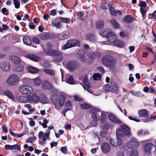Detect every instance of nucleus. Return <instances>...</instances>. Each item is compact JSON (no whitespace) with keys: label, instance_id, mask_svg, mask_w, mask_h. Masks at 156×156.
<instances>
[{"label":"nucleus","instance_id":"nucleus-52","mask_svg":"<svg viewBox=\"0 0 156 156\" xmlns=\"http://www.w3.org/2000/svg\"><path fill=\"white\" fill-rule=\"evenodd\" d=\"M60 19L61 21L66 23H69L70 22V19L69 18L61 17Z\"/></svg>","mask_w":156,"mask_h":156},{"label":"nucleus","instance_id":"nucleus-3","mask_svg":"<svg viewBox=\"0 0 156 156\" xmlns=\"http://www.w3.org/2000/svg\"><path fill=\"white\" fill-rule=\"evenodd\" d=\"M121 129H117L116 130L117 136L123 137L126 136L128 137L131 136L130 128L126 125H122Z\"/></svg>","mask_w":156,"mask_h":156},{"label":"nucleus","instance_id":"nucleus-17","mask_svg":"<svg viewBox=\"0 0 156 156\" xmlns=\"http://www.w3.org/2000/svg\"><path fill=\"white\" fill-rule=\"evenodd\" d=\"M42 88L46 90L51 89L53 86L47 80L44 81L42 83Z\"/></svg>","mask_w":156,"mask_h":156},{"label":"nucleus","instance_id":"nucleus-18","mask_svg":"<svg viewBox=\"0 0 156 156\" xmlns=\"http://www.w3.org/2000/svg\"><path fill=\"white\" fill-rule=\"evenodd\" d=\"M127 145L128 147L130 149H134L138 147L139 144L136 141H130L127 143Z\"/></svg>","mask_w":156,"mask_h":156},{"label":"nucleus","instance_id":"nucleus-1","mask_svg":"<svg viewBox=\"0 0 156 156\" xmlns=\"http://www.w3.org/2000/svg\"><path fill=\"white\" fill-rule=\"evenodd\" d=\"M50 99L56 108L63 107L66 100L65 97L63 95L59 94L58 95L56 93L52 94Z\"/></svg>","mask_w":156,"mask_h":156},{"label":"nucleus","instance_id":"nucleus-6","mask_svg":"<svg viewBox=\"0 0 156 156\" xmlns=\"http://www.w3.org/2000/svg\"><path fill=\"white\" fill-rule=\"evenodd\" d=\"M104 90L106 91H110L112 92H116L118 89L116 84L114 82H111L104 86Z\"/></svg>","mask_w":156,"mask_h":156},{"label":"nucleus","instance_id":"nucleus-4","mask_svg":"<svg viewBox=\"0 0 156 156\" xmlns=\"http://www.w3.org/2000/svg\"><path fill=\"white\" fill-rule=\"evenodd\" d=\"M44 52L48 55L51 56L53 57L54 60L59 62L63 59V56L61 53L58 50H44Z\"/></svg>","mask_w":156,"mask_h":156},{"label":"nucleus","instance_id":"nucleus-55","mask_svg":"<svg viewBox=\"0 0 156 156\" xmlns=\"http://www.w3.org/2000/svg\"><path fill=\"white\" fill-rule=\"evenodd\" d=\"M112 32L107 31V32H106V34H104L103 35V36L105 37L109 38L110 37H111L112 36Z\"/></svg>","mask_w":156,"mask_h":156},{"label":"nucleus","instance_id":"nucleus-12","mask_svg":"<svg viewBox=\"0 0 156 156\" xmlns=\"http://www.w3.org/2000/svg\"><path fill=\"white\" fill-rule=\"evenodd\" d=\"M109 119L112 122L116 124H121L122 122L121 120L117 118L112 113H110L108 115Z\"/></svg>","mask_w":156,"mask_h":156},{"label":"nucleus","instance_id":"nucleus-59","mask_svg":"<svg viewBox=\"0 0 156 156\" xmlns=\"http://www.w3.org/2000/svg\"><path fill=\"white\" fill-rule=\"evenodd\" d=\"M12 150L14 149L17 151H21L20 149V146L19 145L16 144L12 145Z\"/></svg>","mask_w":156,"mask_h":156},{"label":"nucleus","instance_id":"nucleus-40","mask_svg":"<svg viewBox=\"0 0 156 156\" xmlns=\"http://www.w3.org/2000/svg\"><path fill=\"white\" fill-rule=\"evenodd\" d=\"M101 77V75L99 73L94 74L93 75V78L94 80H100Z\"/></svg>","mask_w":156,"mask_h":156},{"label":"nucleus","instance_id":"nucleus-39","mask_svg":"<svg viewBox=\"0 0 156 156\" xmlns=\"http://www.w3.org/2000/svg\"><path fill=\"white\" fill-rule=\"evenodd\" d=\"M44 71L47 74L51 76H54L55 75V72L52 69H44Z\"/></svg>","mask_w":156,"mask_h":156},{"label":"nucleus","instance_id":"nucleus-37","mask_svg":"<svg viewBox=\"0 0 156 156\" xmlns=\"http://www.w3.org/2000/svg\"><path fill=\"white\" fill-rule=\"evenodd\" d=\"M100 120L101 122H105L107 120V116L105 114L102 112L101 114V117H100Z\"/></svg>","mask_w":156,"mask_h":156},{"label":"nucleus","instance_id":"nucleus-15","mask_svg":"<svg viewBox=\"0 0 156 156\" xmlns=\"http://www.w3.org/2000/svg\"><path fill=\"white\" fill-rule=\"evenodd\" d=\"M111 147L109 144L107 143L102 144L101 146V149L102 151L106 153L108 152L111 149Z\"/></svg>","mask_w":156,"mask_h":156},{"label":"nucleus","instance_id":"nucleus-26","mask_svg":"<svg viewBox=\"0 0 156 156\" xmlns=\"http://www.w3.org/2000/svg\"><path fill=\"white\" fill-rule=\"evenodd\" d=\"M101 56L100 53L97 51L96 52H93L91 54L88 56L90 58L94 60L96 58H99Z\"/></svg>","mask_w":156,"mask_h":156},{"label":"nucleus","instance_id":"nucleus-2","mask_svg":"<svg viewBox=\"0 0 156 156\" xmlns=\"http://www.w3.org/2000/svg\"><path fill=\"white\" fill-rule=\"evenodd\" d=\"M101 61L104 65L108 66L111 69H113L115 66L116 60L110 55L104 56L102 58Z\"/></svg>","mask_w":156,"mask_h":156},{"label":"nucleus","instance_id":"nucleus-21","mask_svg":"<svg viewBox=\"0 0 156 156\" xmlns=\"http://www.w3.org/2000/svg\"><path fill=\"white\" fill-rule=\"evenodd\" d=\"M9 59L14 63L16 64H20V59L15 55H10Z\"/></svg>","mask_w":156,"mask_h":156},{"label":"nucleus","instance_id":"nucleus-33","mask_svg":"<svg viewBox=\"0 0 156 156\" xmlns=\"http://www.w3.org/2000/svg\"><path fill=\"white\" fill-rule=\"evenodd\" d=\"M23 41L27 45H30L32 44V41L31 38L28 37H25L23 38Z\"/></svg>","mask_w":156,"mask_h":156},{"label":"nucleus","instance_id":"nucleus-20","mask_svg":"<svg viewBox=\"0 0 156 156\" xmlns=\"http://www.w3.org/2000/svg\"><path fill=\"white\" fill-rule=\"evenodd\" d=\"M27 57L35 62H37L39 60V58L34 54H28L26 55Z\"/></svg>","mask_w":156,"mask_h":156},{"label":"nucleus","instance_id":"nucleus-47","mask_svg":"<svg viewBox=\"0 0 156 156\" xmlns=\"http://www.w3.org/2000/svg\"><path fill=\"white\" fill-rule=\"evenodd\" d=\"M71 105H72L70 101H68L66 102L65 105L66 107L65 108H66V111H68L70 110Z\"/></svg>","mask_w":156,"mask_h":156},{"label":"nucleus","instance_id":"nucleus-49","mask_svg":"<svg viewBox=\"0 0 156 156\" xmlns=\"http://www.w3.org/2000/svg\"><path fill=\"white\" fill-rule=\"evenodd\" d=\"M129 35V33L127 32H121L119 34V35L121 37L123 38L126 37H127Z\"/></svg>","mask_w":156,"mask_h":156},{"label":"nucleus","instance_id":"nucleus-57","mask_svg":"<svg viewBox=\"0 0 156 156\" xmlns=\"http://www.w3.org/2000/svg\"><path fill=\"white\" fill-rule=\"evenodd\" d=\"M110 143L113 146L116 147L117 146V144H116V140L115 139H111L110 140Z\"/></svg>","mask_w":156,"mask_h":156},{"label":"nucleus","instance_id":"nucleus-64","mask_svg":"<svg viewBox=\"0 0 156 156\" xmlns=\"http://www.w3.org/2000/svg\"><path fill=\"white\" fill-rule=\"evenodd\" d=\"M117 137V136L116 137V144H117V146H118L121 144L122 142V140L121 138H118Z\"/></svg>","mask_w":156,"mask_h":156},{"label":"nucleus","instance_id":"nucleus-30","mask_svg":"<svg viewBox=\"0 0 156 156\" xmlns=\"http://www.w3.org/2000/svg\"><path fill=\"white\" fill-rule=\"evenodd\" d=\"M3 94L8 98L12 100H14L15 98L13 94L9 90H6L4 91Z\"/></svg>","mask_w":156,"mask_h":156},{"label":"nucleus","instance_id":"nucleus-22","mask_svg":"<svg viewBox=\"0 0 156 156\" xmlns=\"http://www.w3.org/2000/svg\"><path fill=\"white\" fill-rule=\"evenodd\" d=\"M13 70L16 72H21L23 70V66L22 64L15 65L13 66Z\"/></svg>","mask_w":156,"mask_h":156},{"label":"nucleus","instance_id":"nucleus-27","mask_svg":"<svg viewBox=\"0 0 156 156\" xmlns=\"http://www.w3.org/2000/svg\"><path fill=\"white\" fill-rule=\"evenodd\" d=\"M87 40L91 41H95L96 40V37L94 34L91 33L88 34L86 35Z\"/></svg>","mask_w":156,"mask_h":156},{"label":"nucleus","instance_id":"nucleus-45","mask_svg":"<svg viewBox=\"0 0 156 156\" xmlns=\"http://www.w3.org/2000/svg\"><path fill=\"white\" fill-rule=\"evenodd\" d=\"M84 85L83 86V88L85 89H86L87 91L89 92L90 93H92L90 92L89 90V88L90 87V85L89 82H88L86 83H84Z\"/></svg>","mask_w":156,"mask_h":156},{"label":"nucleus","instance_id":"nucleus-43","mask_svg":"<svg viewBox=\"0 0 156 156\" xmlns=\"http://www.w3.org/2000/svg\"><path fill=\"white\" fill-rule=\"evenodd\" d=\"M128 118L130 120L135 121L136 122H139L140 121V119H138V117L137 116H135L134 115H132L130 116H129Z\"/></svg>","mask_w":156,"mask_h":156},{"label":"nucleus","instance_id":"nucleus-25","mask_svg":"<svg viewBox=\"0 0 156 156\" xmlns=\"http://www.w3.org/2000/svg\"><path fill=\"white\" fill-rule=\"evenodd\" d=\"M101 128L102 129V132L105 134L110 128V125L108 123H106L101 126Z\"/></svg>","mask_w":156,"mask_h":156},{"label":"nucleus","instance_id":"nucleus-58","mask_svg":"<svg viewBox=\"0 0 156 156\" xmlns=\"http://www.w3.org/2000/svg\"><path fill=\"white\" fill-rule=\"evenodd\" d=\"M47 47L48 49V50H51L53 47V45L50 42H48L46 44Z\"/></svg>","mask_w":156,"mask_h":156},{"label":"nucleus","instance_id":"nucleus-19","mask_svg":"<svg viewBox=\"0 0 156 156\" xmlns=\"http://www.w3.org/2000/svg\"><path fill=\"white\" fill-rule=\"evenodd\" d=\"M113 43L115 46L120 48L123 47L125 45L123 42L116 39L114 40Z\"/></svg>","mask_w":156,"mask_h":156},{"label":"nucleus","instance_id":"nucleus-10","mask_svg":"<svg viewBox=\"0 0 156 156\" xmlns=\"http://www.w3.org/2000/svg\"><path fill=\"white\" fill-rule=\"evenodd\" d=\"M77 65L75 61L71 60L67 64L66 67L70 72L74 71L77 68Z\"/></svg>","mask_w":156,"mask_h":156},{"label":"nucleus","instance_id":"nucleus-63","mask_svg":"<svg viewBox=\"0 0 156 156\" xmlns=\"http://www.w3.org/2000/svg\"><path fill=\"white\" fill-rule=\"evenodd\" d=\"M97 69L99 70L102 73V74H104L105 72V71L104 69V68L101 66H98L97 68Z\"/></svg>","mask_w":156,"mask_h":156},{"label":"nucleus","instance_id":"nucleus-28","mask_svg":"<svg viewBox=\"0 0 156 156\" xmlns=\"http://www.w3.org/2000/svg\"><path fill=\"white\" fill-rule=\"evenodd\" d=\"M40 37L42 40H46L48 39L50 37L49 33L44 32L39 35Z\"/></svg>","mask_w":156,"mask_h":156},{"label":"nucleus","instance_id":"nucleus-48","mask_svg":"<svg viewBox=\"0 0 156 156\" xmlns=\"http://www.w3.org/2000/svg\"><path fill=\"white\" fill-rule=\"evenodd\" d=\"M36 138L35 136H34L33 137H29L27 139L26 142L27 143H32L36 140Z\"/></svg>","mask_w":156,"mask_h":156},{"label":"nucleus","instance_id":"nucleus-24","mask_svg":"<svg viewBox=\"0 0 156 156\" xmlns=\"http://www.w3.org/2000/svg\"><path fill=\"white\" fill-rule=\"evenodd\" d=\"M27 69L29 72L33 74L37 73L39 71L38 68L31 66H28Z\"/></svg>","mask_w":156,"mask_h":156},{"label":"nucleus","instance_id":"nucleus-34","mask_svg":"<svg viewBox=\"0 0 156 156\" xmlns=\"http://www.w3.org/2000/svg\"><path fill=\"white\" fill-rule=\"evenodd\" d=\"M104 23L102 20H99L97 22L96 24V27L98 29H101L103 27Z\"/></svg>","mask_w":156,"mask_h":156},{"label":"nucleus","instance_id":"nucleus-46","mask_svg":"<svg viewBox=\"0 0 156 156\" xmlns=\"http://www.w3.org/2000/svg\"><path fill=\"white\" fill-rule=\"evenodd\" d=\"M33 82L36 85H39L41 83V79L39 77H37L33 79Z\"/></svg>","mask_w":156,"mask_h":156},{"label":"nucleus","instance_id":"nucleus-32","mask_svg":"<svg viewBox=\"0 0 156 156\" xmlns=\"http://www.w3.org/2000/svg\"><path fill=\"white\" fill-rule=\"evenodd\" d=\"M124 21L127 23H131L133 21L132 17L131 15H128L126 16L124 18Z\"/></svg>","mask_w":156,"mask_h":156},{"label":"nucleus","instance_id":"nucleus-56","mask_svg":"<svg viewBox=\"0 0 156 156\" xmlns=\"http://www.w3.org/2000/svg\"><path fill=\"white\" fill-rule=\"evenodd\" d=\"M60 151L64 154H66L68 152V149L66 146L64 147H62Z\"/></svg>","mask_w":156,"mask_h":156},{"label":"nucleus","instance_id":"nucleus-11","mask_svg":"<svg viewBox=\"0 0 156 156\" xmlns=\"http://www.w3.org/2000/svg\"><path fill=\"white\" fill-rule=\"evenodd\" d=\"M138 114L139 117L145 118V119H147L149 115V113L146 109L139 110L138 111Z\"/></svg>","mask_w":156,"mask_h":156},{"label":"nucleus","instance_id":"nucleus-14","mask_svg":"<svg viewBox=\"0 0 156 156\" xmlns=\"http://www.w3.org/2000/svg\"><path fill=\"white\" fill-rule=\"evenodd\" d=\"M27 98L29 102H38L39 99L38 96L36 93L32 94V95H28Z\"/></svg>","mask_w":156,"mask_h":156},{"label":"nucleus","instance_id":"nucleus-23","mask_svg":"<svg viewBox=\"0 0 156 156\" xmlns=\"http://www.w3.org/2000/svg\"><path fill=\"white\" fill-rule=\"evenodd\" d=\"M94 110L95 112H92V116L94 119L98 121L100 118V116L98 113V112H100V110L98 109L95 108Z\"/></svg>","mask_w":156,"mask_h":156},{"label":"nucleus","instance_id":"nucleus-31","mask_svg":"<svg viewBox=\"0 0 156 156\" xmlns=\"http://www.w3.org/2000/svg\"><path fill=\"white\" fill-rule=\"evenodd\" d=\"M111 25L115 28H119L120 25L115 19H112L110 21Z\"/></svg>","mask_w":156,"mask_h":156},{"label":"nucleus","instance_id":"nucleus-7","mask_svg":"<svg viewBox=\"0 0 156 156\" xmlns=\"http://www.w3.org/2000/svg\"><path fill=\"white\" fill-rule=\"evenodd\" d=\"M19 80L18 78L16 75H11L6 81V83L9 85L15 86L17 84Z\"/></svg>","mask_w":156,"mask_h":156},{"label":"nucleus","instance_id":"nucleus-41","mask_svg":"<svg viewBox=\"0 0 156 156\" xmlns=\"http://www.w3.org/2000/svg\"><path fill=\"white\" fill-rule=\"evenodd\" d=\"M140 12L142 14V16L143 19H145L146 17V11L143 8H140Z\"/></svg>","mask_w":156,"mask_h":156},{"label":"nucleus","instance_id":"nucleus-54","mask_svg":"<svg viewBox=\"0 0 156 156\" xmlns=\"http://www.w3.org/2000/svg\"><path fill=\"white\" fill-rule=\"evenodd\" d=\"M138 151L136 150H133L130 153V156H137Z\"/></svg>","mask_w":156,"mask_h":156},{"label":"nucleus","instance_id":"nucleus-35","mask_svg":"<svg viewBox=\"0 0 156 156\" xmlns=\"http://www.w3.org/2000/svg\"><path fill=\"white\" fill-rule=\"evenodd\" d=\"M108 7L109 8V11L110 14L113 16L117 15V12L116 11H115L113 8L112 7V5L109 4L108 5Z\"/></svg>","mask_w":156,"mask_h":156},{"label":"nucleus","instance_id":"nucleus-5","mask_svg":"<svg viewBox=\"0 0 156 156\" xmlns=\"http://www.w3.org/2000/svg\"><path fill=\"white\" fill-rule=\"evenodd\" d=\"M80 45V42L74 39H70L67 41L66 43L63 46L62 49L66 50L74 46H79Z\"/></svg>","mask_w":156,"mask_h":156},{"label":"nucleus","instance_id":"nucleus-29","mask_svg":"<svg viewBox=\"0 0 156 156\" xmlns=\"http://www.w3.org/2000/svg\"><path fill=\"white\" fill-rule=\"evenodd\" d=\"M40 100L43 103H47L48 101V98L44 94H41L40 95Z\"/></svg>","mask_w":156,"mask_h":156},{"label":"nucleus","instance_id":"nucleus-60","mask_svg":"<svg viewBox=\"0 0 156 156\" xmlns=\"http://www.w3.org/2000/svg\"><path fill=\"white\" fill-rule=\"evenodd\" d=\"M147 5V4L145 1H141L140 3L138 4V6L141 8H145Z\"/></svg>","mask_w":156,"mask_h":156},{"label":"nucleus","instance_id":"nucleus-50","mask_svg":"<svg viewBox=\"0 0 156 156\" xmlns=\"http://www.w3.org/2000/svg\"><path fill=\"white\" fill-rule=\"evenodd\" d=\"M14 4L16 9H19L20 6V2L18 0H13Z\"/></svg>","mask_w":156,"mask_h":156},{"label":"nucleus","instance_id":"nucleus-61","mask_svg":"<svg viewBox=\"0 0 156 156\" xmlns=\"http://www.w3.org/2000/svg\"><path fill=\"white\" fill-rule=\"evenodd\" d=\"M33 43L36 44H39L40 42V40L36 37H34L32 39Z\"/></svg>","mask_w":156,"mask_h":156},{"label":"nucleus","instance_id":"nucleus-16","mask_svg":"<svg viewBox=\"0 0 156 156\" xmlns=\"http://www.w3.org/2000/svg\"><path fill=\"white\" fill-rule=\"evenodd\" d=\"M69 33L68 30L63 32L62 34H59L57 36V39L64 40L67 39L69 36Z\"/></svg>","mask_w":156,"mask_h":156},{"label":"nucleus","instance_id":"nucleus-13","mask_svg":"<svg viewBox=\"0 0 156 156\" xmlns=\"http://www.w3.org/2000/svg\"><path fill=\"white\" fill-rule=\"evenodd\" d=\"M0 68L2 70L8 71L10 69V66L8 62H3L0 64Z\"/></svg>","mask_w":156,"mask_h":156},{"label":"nucleus","instance_id":"nucleus-53","mask_svg":"<svg viewBox=\"0 0 156 156\" xmlns=\"http://www.w3.org/2000/svg\"><path fill=\"white\" fill-rule=\"evenodd\" d=\"M2 12L4 15L8 16L9 14V11L5 8H2Z\"/></svg>","mask_w":156,"mask_h":156},{"label":"nucleus","instance_id":"nucleus-44","mask_svg":"<svg viewBox=\"0 0 156 156\" xmlns=\"http://www.w3.org/2000/svg\"><path fill=\"white\" fill-rule=\"evenodd\" d=\"M80 107L83 109H87L90 108L91 106L87 103H84L80 105Z\"/></svg>","mask_w":156,"mask_h":156},{"label":"nucleus","instance_id":"nucleus-38","mask_svg":"<svg viewBox=\"0 0 156 156\" xmlns=\"http://www.w3.org/2000/svg\"><path fill=\"white\" fill-rule=\"evenodd\" d=\"M66 82L70 84L73 85L75 84V81L73 78V75L69 76L66 81Z\"/></svg>","mask_w":156,"mask_h":156},{"label":"nucleus","instance_id":"nucleus-8","mask_svg":"<svg viewBox=\"0 0 156 156\" xmlns=\"http://www.w3.org/2000/svg\"><path fill=\"white\" fill-rule=\"evenodd\" d=\"M20 90L21 93L24 94H30L33 91L32 88L31 86L24 85L20 87Z\"/></svg>","mask_w":156,"mask_h":156},{"label":"nucleus","instance_id":"nucleus-51","mask_svg":"<svg viewBox=\"0 0 156 156\" xmlns=\"http://www.w3.org/2000/svg\"><path fill=\"white\" fill-rule=\"evenodd\" d=\"M156 118V116L154 115V116H151L150 117H149V116L147 118V119H143V122H148L149 121L151 120V119H155Z\"/></svg>","mask_w":156,"mask_h":156},{"label":"nucleus","instance_id":"nucleus-9","mask_svg":"<svg viewBox=\"0 0 156 156\" xmlns=\"http://www.w3.org/2000/svg\"><path fill=\"white\" fill-rule=\"evenodd\" d=\"M143 148L144 151L145 152L150 153L151 151L154 152L156 150V146L155 145H154L152 144L148 143L145 144Z\"/></svg>","mask_w":156,"mask_h":156},{"label":"nucleus","instance_id":"nucleus-36","mask_svg":"<svg viewBox=\"0 0 156 156\" xmlns=\"http://www.w3.org/2000/svg\"><path fill=\"white\" fill-rule=\"evenodd\" d=\"M18 100L21 103H26L28 101V99L24 96H20L19 97Z\"/></svg>","mask_w":156,"mask_h":156},{"label":"nucleus","instance_id":"nucleus-42","mask_svg":"<svg viewBox=\"0 0 156 156\" xmlns=\"http://www.w3.org/2000/svg\"><path fill=\"white\" fill-rule=\"evenodd\" d=\"M77 17L81 20L84 21L85 19L83 18L84 16V14L83 12L79 11L77 14Z\"/></svg>","mask_w":156,"mask_h":156},{"label":"nucleus","instance_id":"nucleus-62","mask_svg":"<svg viewBox=\"0 0 156 156\" xmlns=\"http://www.w3.org/2000/svg\"><path fill=\"white\" fill-rule=\"evenodd\" d=\"M74 100L78 102H81L82 101L83 99L81 98L80 97L77 95H75L74 96Z\"/></svg>","mask_w":156,"mask_h":156}]
</instances>
